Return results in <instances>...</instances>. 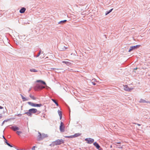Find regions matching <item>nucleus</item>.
<instances>
[{"instance_id":"f257e3e1","label":"nucleus","mask_w":150,"mask_h":150,"mask_svg":"<svg viewBox=\"0 0 150 150\" xmlns=\"http://www.w3.org/2000/svg\"><path fill=\"white\" fill-rule=\"evenodd\" d=\"M37 111V109L33 108L29 109L28 112H24L23 114H26L28 116L31 117L32 115V114L36 113Z\"/></svg>"},{"instance_id":"f03ea898","label":"nucleus","mask_w":150,"mask_h":150,"mask_svg":"<svg viewBox=\"0 0 150 150\" xmlns=\"http://www.w3.org/2000/svg\"><path fill=\"white\" fill-rule=\"evenodd\" d=\"M64 140L62 139H57L54 142H52L50 145L51 146H57L60 145L62 144H64Z\"/></svg>"},{"instance_id":"7ed1b4c3","label":"nucleus","mask_w":150,"mask_h":150,"mask_svg":"<svg viewBox=\"0 0 150 150\" xmlns=\"http://www.w3.org/2000/svg\"><path fill=\"white\" fill-rule=\"evenodd\" d=\"M39 135L38 136V140L40 141L42 140L45 138H46L48 137L47 134L44 133L41 134L40 132H38Z\"/></svg>"},{"instance_id":"20e7f679","label":"nucleus","mask_w":150,"mask_h":150,"mask_svg":"<svg viewBox=\"0 0 150 150\" xmlns=\"http://www.w3.org/2000/svg\"><path fill=\"white\" fill-rule=\"evenodd\" d=\"M44 88L45 87L43 86L38 84L34 87V89L35 91H38Z\"/></svg>"},{"instance_id":"39448f33","label":"nucleus","mask_w":150,"mask_h":150,"mask_svg":"<svg viewBox=\"0 0 150 150\" xmlns=\"http://www.w3.org/2000/svg\"><path fill=\"white\" fill-rule=\"evenodd\" d=\"M28 103L31 106L34 107H40L42 106V105L41 104L35 103L30 102H28Z\"/></svg>"},{"instance_id":"423d86ee","label":"nucleus","mask_w":150,"mask_h":150,"mask_svg":"<svg viewBox=\"0 0 150 150\" xmlns=\"http://www.w3.org/2000/svg\"><path fill=\"white\" fill-rule=\"evenodd\" d=\"M65 127L64 123L62 121L60 122V125L59 126V129L61 132H63L65 131Z\"/></svg>"},{"instance_id":"0eeeda50","label":"nucleus","mask_w":150,"mask_h":150,"mask_svg":"<svg viewBox=\"0 0 150 150\" xmlns=\"http://www.w3.org/2000/svg\"><path fill=\"white\" fill-rule=\"evenodd\" d=\"M140 46L141 45H137L135 46H131L130 47V48L128 52H130L132 50H136L138 48H139Z\"/></svg>"},{"instance_id":"6e6552de","label":"nucleus","mask_w":150,"mask_h":150,"mask_svg":"<svg viewBox=\"0 0 150 150\" xmlns=\"http://www.w3.org/2000/svg\"><path fill=\"white\" fill-rule=\"evenodd\" d=\"M85 141L88 144H91L94 142V139L90 138H88L85 139Z\"/></svg>"},{"instance_id":"1a4fd4ad","label":"nucleus","mask_w":150,"mask_h":150,"mask_svg":"<svg viewBox=\"0 0 150 150\" xmlns=\"http://www.w3.org/2000/svg\"><path fill=\"white\" fill-rule=\"evenodd\" d=\"M124 89L125 91H130L133 89V88H129L127 85H124Z\"/></svg>"},{"instance_id":"9d476101","label":"nucleus","mask_w":150,"mask_h":150,"mask_svg":"<svg viewBox=\"0 0 150 150\" xmlns=\"http://www.w3.org/2000/svg\"><path fill=\"white\" fill-rule=\"evenodd\" d=\"M93 144L97 149H98L99 150H100V146L96 142H94Z\"/></svg>"},{"instance_id":"9b49d317","label":"nucleus","mask_w":150,"mask_h":150,"mask_svg":"<svg viewBox=\"0 0 150 150\" xmlns=\"http://www.w3.org/2000/svg\"><path fill=\"white\" fill-rule=\"evenodd\" d=\"M11 129L14 131H16L19 129V127L16 126H12Z\"/></svg>"},{"instance_id":"f8f14e48","label":"nucleus","mask_w":150,"mask_h":150,"mask_svg":"<svg viewBox=\"0 0 150 150\" xmlns=\"http://www.w3.org/2000/svg\"><path fill=\"white\" fill-rule=\"evenodd\" d=\"M67 21L66 20L61 21L58 22V24H60L61 25H63L64 24H65Z\"/></svg>"},{"instance_id":"ddd939ff","label":"nucleus","mask_w":150,"mask_h":150,"mask_svg":"<svg viewBox=\"0 0 150 150\" xmlns=\"http://www.w3.org/2000/svg\"><path fill=\"white\" fill-rule=\"evenodd\" d=\"M26 10V8L24 7H22L19 11V12L21 13H23Z\"/></svg>"},{"instance_id":"4468645a","label":"nucleus","mask_w":150,"mask_h":150,"mask_svg":"<svg viewBox=\"0 0 150 150\" xmlns=\"http://www.w3.org/2000/svg\"><path fill=\"white\" fill-rule=\"evenodd\" d=\"M36 82H38V83H42V84H43V85H46V83L45 81H44L42 80H37L36 81Z\"/></svg>"},{"instance_id":"2eb2a0df","label":"nucleus","mask_w":150,"mask_h":150,"mask_svg":"<svg viewBox=\"0 0 150 150\" xmlns=\"http://www.w3.org/2000/svg\"><path fill=\"white\" fill-rule=\"evenodd\" d=\"M81 134L79 133H76L74 135H72V136L73 138L78 137L81 135Z\"/></svg>"},{"instance_id":"dca6fc26","label":"nucleus","mask_w":150,"mask_h":150,"mask_svg":"<svg viewBox=\"0 0 150 150\" xmlns=\"http://www.w3.org/2000/svg\"><path fill=\"white\" fill-rule=\"evenodd\" d=\"M139 102L140 103H148V102H149L147 101L144 100L142 99H141L139 101Z\"/></svg>"},{"instance_id":"f3484780","label":"nucleus","mask_w":150,"mask_h":150,"mask_svg":"<svg viewBox=\"0 0 150 150\" xmlns=\"http://www.w3.org/2000/svg\"><path fill=\"white\" fill-rule=\"evenodd\" d=\"M113 10V8H111L109 10L105 12V15H107L108 14H109V13H110Z\"/></svg>"},{"instance_id":"a211bd4d","label":"nucleus","mask_w":150,"mask_h":150,"mask_svg":"<svg viewBox=\"0 0 150 150\" xmlns=\"http://www.w3.org/2000/svg\"><path fill=\"white\" fill-rule=\"evenodd\" d=\"M62 63L66 64L68 66H69L71 64V63L68 62L63 61Z\"/></svg>"},{"instance_id":"6ab92c4d","label":"nucleus","mask_w":150,"mask_h":150,"mask_svg":"<svg viewBox=\"0 0 150 150\" xmlns=\"http://www.w3.org/2000/svg\"><path fill=\"white\" fill-rule=\"evenodd\" d=\"M5 142L6 144L9 146L11 147H13V146L11 144H10V143H9L6 140V141H5Z\"/></svg>"},{"instance_id":"aec40b11","label":"nucleus","mask_w":150,"mask_h":150,"mask_svg":"<svg viewBox=\"0 0 150 150\" xmlns=\"http://www.w3.org/2000/svg\"><path fill=\"white\" fill-rule=\"evenodd\" d=\"M30 71L31 72H37L38 71L37 70L34 69H30Z\"/></svg>"},{"instance_id":"412c9836","label":"nucleus","mask_w":150,"mask_h":150,"mask_svg":"<svg viewBox=\"0 0 150 150\" xmlns=\"http://www.w3.org/2000/svg\"><path fill=\"white\" fill-rule=\"evenodd\" d=\"M52 100L54 103L57 105V106H59V105L58 103L56 102V101L54 100V99H52Z\"/></svg>"},{"instance_id":"4be33fe9","label":"nucleus","mask_w":150,"mask_h":150,"mask_svg":"<svg viewBox=\"0 0 150 150\" xmlns=\"http://www.w3.org/2000/svg\"><path fill=\"white\" fill-rule=\"evenodd\" d=\"M30 97L32 99L35 100H36V98L33 96H32L31 94H30L29 95Z\"/></svg>"},{"instance_id":"5701e85b","label":"nucleus","mask_w":150,"mask_h":150,"mask_svg":"<svg viewBox=\"0 0 150 150\" xmlns=\"http://www.w3.org/2000/svg\"><path fill=\"white\" fill-rule=\"evenodd\" d=\"M58 113L59 116L62 115V112L61 111H60L59 110L58 111Z\"/></svg>"},{"instance_id":"b1692460","label":"nucleus","mask_w":150,"mask_h":150,"mask_svg":"<svg viewBox=\"0 0 150 150\" xmlns=\"http://www.w3.org/2000/svg\"><path fill=\"white\" fill-rule=\"evenodd\" d=\"M65 137L66 138H73V137L72 136V135L70 136H66L64 137Z\"/></svg>"},{"instance_id":"393cba45","label":"nucleus","mask_w":150,"mask_h":150,"mask_svg":"<svg viewBox=\"0 0 150 150\" xmlns=\"http://www.w3.org/2000/svg\"><path fill=\"white\" fill-rule=\"evenodd\" d=\"M41 54V51H39L37 55L35 56L36 57H38Z\"/></svg>"},{"instance_id":"a878e982","label":"nucleus","mask_w":150,"mask_h":150,"mask_svg":"<svg viewBox=\"0 0 150 150\" xmlns=\"http://www.w3.org/2000/svg\"><path fill=\"white\" fill-rule=\"evenodd\" d=\"M16 133L18 135H20V134H21L22 132L21 131H17Z\"/></svg>"},{"instance_id":"bb28decb","label":"nucleus","mask_w":150,"mask_h":150,"mask_svg":"<svg viewBox=\"0 0 150 150\" xmlns=\"http://www.w3.org/2000/svg\"><path fill=\"white\" fill-rule=\"evenodd\" d=\"M24 100H23V101H27V100H28L29 98H25H25H24Z\"/></svg>"},{"instance_id":"cd10ccee","label":"nucleus","mask_w":150,"mask_h":150,"mask_svg":"<svg viewBox=\"0 0 150 150\" xmlns=\"http://www.w3.org/2000/svg\"><path fill=\"white\" fill-rule=\"evenodd\" d=\"M116 146L118 148L122 149V147L120 145H117Z\"/></svg>"},{"instance_id":"c85d7f7f","label":"nucleus","mask_w":150,"mask_h":150,"mask_svg":"<svg viewBox=\"0 0 150 150\" xmlns=\"http://www.w3.org/2000/svg\"><path fill=\"white\" fill-rule=\"evenodd\" d=\"M20 95L22 98V99H23V100L24 99V98L25 97H24L22 95L20 94Z\"/></svg>"},{"instance_id":"c756f323","label":"nucleus","mask_w":150,"mask_h":150,"mask_svg":"<svg viewBox=\"0 0 150 150\" xmlns=\"http://www.w3.org/2000/svg\"><path fill=\"white\" fill-rule=\"evenodd\" d=\"M35 147H36L35 146H33L31 149L32 150H35Z\"/></svg>"},{"instance_id":"7c9ffc66","label":"nucleus","mask_w":150,"mask_h":150,"mask_svg":"<svg viewBox=\"0 0 150 150\" xmlns=\"http://www.w3.org/2000/svg\"><path fill=\"white\" fill-rule=\"evenodd\" d=\"M11 119H6V120H5L4 121V122H7L8 121L10 120Z\"/></svg>"},{"instance_id":"2f4dec72","label":"nucleus","mask_w":150,"mask_h":150,"mask_svg":"<svg viewBox=\"0 0 150 150\" xmlns=\"http://www.w3.org/2000/svg\"><path fill=\"white\" fill-rule=\"evenodd\" d=\"M22 114H18L17 115V116L18 117H21L22 116Z\"/></svg>"},{"instance_id":"473e14b6","label":"nucleus","mask_w":150,"mask_h":150,"mask_svg":"<svg viewBox=\"0 0 150 150\" xmlns=\"http://www.w3.org/2000/svg\"><path fill=\"white\" fill-rule=\"evenodd\" d=\"M67 49V47H66L65 46H63V47L62 48V49L63 50H66Z\"/></svg>"},{"instance_id":"72a5a7b5","label":"nucleus","mask_w":150,"mask_h":150,"mask_svg":"<svg viewBox=\"0 0 150 150\" xmlns=\"http://www.w3.org/2000/svg\"><path fill=\"white\" fill-rule=\"evenodd\" d=\"M59 117H60V120H61L62 119V115H60V116H59Z\"/></svg>"},{"instance_id":"f704fd0d","label":"nucleus","mask_w":150,"mask_h":150,"mask_svg":"<svg viewBox=\"0 0 150 150\" xmlns=\"http://www.w3.org/2000/svg\"><path fill=\"white\" fill-rule=\"evenodd\" d=\"M92 84H93V85H96V83H95V82H92Z\"/></svg>"},{"instance_id":"c9c22d12","label":"nucleus","mask_w":150,"mask_h":150,"mask_svg":"<svg viewBox=\"0 0 150 150\" xmlns=\"http://www.w3.org/2000/svg\"><path fill=\"white\" fill-rule=\"evenodd\" d=\"M4 108L1 106H0V109H3Z\"/></svg>"},{"instance_id":"e433bc0d","label":"nucleus","mask_w":150,"mask_h":150,"mask_svg":"<svg viewBox=\"0 0 150 150\" xmlns=\"http://www.w3.org/2000/svg\"><path fill=\"white\" fill-rule=\"evenodd\" d=\"M31 88H30V89H29L28 90V92L29 93V92H30V91H31Z\"/></svg>"},{"instance_id":"4c0bfd02","label":"nucleus","mask_w":150,"mask_h":150,"mask_svg":"<svg viewBox=\"0 0 150 150\" xmlns=\"http://www.w3.org/2000/svg\"><path fill=\"white\" fill-rule=\"evenodd\" d=\"M2 117V115L1 114H0V119Z\"/></svg>"},{"instance_id":"58836bf2","label":"nucleus","mask_w":150,"mask_h":150,"mask_svg":"<svg viewBox=\"0 0 150 150\" xmlns=\"http://www.w3.org/2000/svg\"><path fill=\"white\" fill-rule=\"evenodd\" d=\"M3 137L4 139H5V141H6V139L4 137V136H3Z\"/></svg>"},{"instance_id":"ea45409f","label":"nucleus","mask_w":150,"mask_h":150,"mask_svg":"<svg viewBox=\"0 0 150 150\" xmlns=\"http://www.w3.org/2000/svg\"><path fill=\"white\" fill-rule=\"evenodd\" d=\"M53 69H55V70H59L58 69L53 68Z\"/></svg>"},{"instance_id":"a19ab883","label":"nucleus","mask_w":150,"mask_h":150,"mask_svg":"<svg viewBox=\"0 0 150 150\" xmlns=\"http://www.w3.org/2000/svg\"><path fill=\"white\" fill-rule=\"evenodd\" d=\"M137 67H136V68H134V70H137Z\"/></svg>"},{"instance_id":"79ce46f5","label":"nucleus","mask_w":150,"mask_h":150,"mask_svg":"<svg viewBox=\"0 0 150 150\" xmlns=\"http://www.w3.org/2000/svg\"><path fill=\"white\" fill-rule=\"evenodd\" d=\"M4 122H4V121H3V122H2V125H3L4 124Z\"/></svg>"},{"instance_id":"37998d69","label":"nucleus","mask_w":150,"mask_h":150,"mask_svg":"<svg viewBox=\"0 0 150 150\" xmlns=\"http://www.w3.org/2000/svg\"><path fill=\"white\" fill-rule=\"evenodd\" d=\"M117 144H120L121 143L120 142H117Z\"/></svg>"},{"instance_id":"c03bdc74","label":"nucleus","mask_w":150,"mask_h":150,"mask_svg":"<svg viewBox=\"0 0 150 150\" xmlns=\"http://www.w3.org/2000/svg\"><path fill=\"white\" fill-rule=\"evenodd\" d=\"M137 125H138V126H140L141 125L139 124H137Z\"/></svg>"},{"instance_id":"a18cd8bd","label":"nucleus","mask_w":150,"mask_h":150,"mask_svg":"<svg viewBox=\"0 0 150 150\" xmlns=\"http://www.w3.org/2000/svg\"><path fill=\"white\" fill-rule=\"evenodd\" d=\"M112 145H110V148H112Z\"/></svg>"},{"instance_id":"49530a36","label":"nucleus","mask_w":150,"mask_h":150,"mask_svg":"<svg viewBox=\"0 0 150 150\" xmlns=\"http://www.w3.org/2000/svg\"><path fill=\"white\" fill-rule=\"evenodd\" d=\"M104 35L106 36V35Z\"/></svg>"},{"instance_id":"de8ad7c7","label":"nucleus","mask_w":150,"mask_h":150,"mask_svg":"<svg viewBox=\"0 0 150 150\" xmlns=\"http://www.w3.org/2000/svg\"><path fill=\"white\" fill-rule=\"evenodd\" d=\"M148 103H150V102H148Z\"/></svg>"}]
</instances>
